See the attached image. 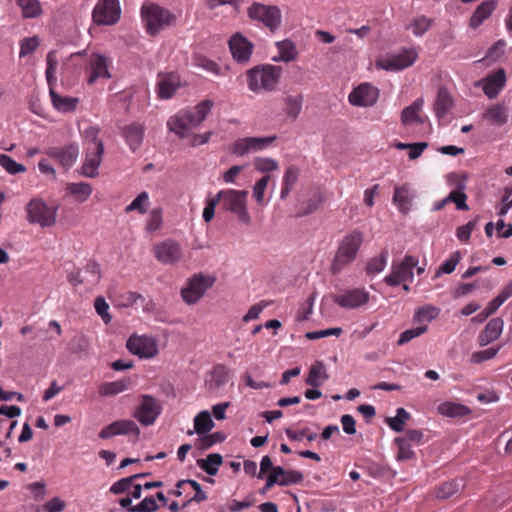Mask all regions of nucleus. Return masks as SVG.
Returning a JSON list of instances; mask_svg holds the SVG:
<instances>
[{
    "mask_svg": "<svg viewBox=\"0 0 512 512\" xmlns=\"http://www.w3.org/2000/svg\"><path fill=\"white\" fill-rule=\"evenodd\" d=\"M69 194L76 196L79 202H84L92 193V187L89 183H70L67 186Z\"/></svg>",
    "mask_w": 512,
    "mask_h": 512,
    "instance_id": "44",
    "label": "nucleus"
},
{
    "mask_svg": "<svg viewBox=\"0 0 512 512\" xmlns=\"http://www.w3.org/2000/svg\"><path fill=\"white\" fill-rule=\"evenodd\" d=\"M22 9L24 18H36L41 15V4L38 0H16Z\"/></svg>",
    "mask_w": 512,
    "mask_h": 512,
    "instance_id": "43",
    "label": "nucleus"
},
{
    "mask_svg": "<svg viewBox=\"0 0 512 512\" xmlns=\"http://www.w3.org/2000/svg\"><path fill=\"white\" fill-rule=\"evenodd\" d=\"M362 243L363 234L358 230H354L342 238L332 261L331 271L333 274H339L356 259Z\"/></svg>",
    "mask_w": 512,
    "mask_h": 512,
    "instance_id": "4",
    "label": "nucleus"
},
{
    "mask_svg": "<svg viewBox=\"0 0 512 512\" xmlns=\"http://www.w3.org/2000/svg\"><path fill=\"white\" fill-rule=\"evenodd\" d=\"M126 433H128V420H121L113 422L102 429L99 433V437L102 439H108L112 436Z\"/></svg>",
    "mask_w": 512,
    "mask_h": 512,
    "instance_id": "45",
    "label": "nucleus"
},
{
    "mask_svg": "<svg viewBox=\"0 0 512 512\" xmlns=\"http://www.w3.org/2000/svg\"><path fill=\"white\" fill-rule=\"evenodd\" d=\"M503 327L504 322L501 318L491 319L478 335L477 341L479 346L484 347L497 340L502 334Z\"/></svg>",
    "mask_w": 512,
    "mask_h": 512,
    "instance_id": "25",
    "label": "nucleus"
},
{
    "mask_svg": "<svg viewBox=\"0 0 512 512\" xmlns=\"http://www.w3.org/2000/svg\"><path fill=\"white\" fill-rule=\"evenodd\" d=\"M144 136V127L141 124H130V149L133 151L140 145Z\"/></svg>",
    "mask_w": 512,
    "mask_h": 512,
    "instance_id": "59",
    "label": "nucleus"
},
{
    "mask_svg": "<svg viewBox=\"0 0 512 512\" xmlns=\"http://www.w3.org/2000/svg\"><path fill=\"white\" fill-rule=\"evenodd\" d=\"M410 418V414L404 408H398L396 410L395 417L387 419L388 426L396 431L402 432L404 430L405 422Z\"/></svg>",
    "mask_w": 512,
    "mask_h": 512,
    "instance_id": "46",
    "label": "nucleus"
},
{
    "mask_svg": "<svg viewBox=\"0 0 512 512\" xmlns=\"http://www.w3.org/2000/svg\"><path fill=\"white\" fill-rule=\"evenodd\" d=\"M180 86L181 79L177 73L158 74L157 93L161 99H170Z\"/></svg>",
    "mask_w": 512,
    "mask_h": 512,
    "instance_id": "23",
    "label": "nucleus"
},
{
    "mask_svg": "<svg viewBox=\"0 0 512 512\" xmlns=\"http://www.w3.org/2000/svg\"><path fill=\"white\" fill-rule=\"evenodd\" d=\"M379 98V90L370 83H362L349 94V102L353 106H373Z\"/></svg>",
    "mask_w": 512,
    "mask_h": 512,
    "instance_id": "17",
    "label": "nucleus"
},
{
    "mask_svg": "<svg viewBox=\"0 0 512 512\" xmlns=\"http://www.w3.org/2000/svg\"><path fill=\"white\" fill-rule=\"evenodd\" d=\"M248 88L254 93L274 91L282 75V67L271 64L255 66L247 71Z\"/></svg>",
    "mask_w": 512,
    "mask_h": 512,
    "instance_id": "1",
    "label": "nucleus"
},
{
    "mask_svg": "<svg viewBox=\"0 0 512 512\" xmlns=\"http://www.w3.org/2000/svg\"><path fill=\"white\" fill-rule=\"evenodd\" d=\"M216 196L223 211L231 212L246 225L251 224V216L247 208V190L222 189Z\"/></svg>",
    "mask_w": 512,
    "mask_h": 512,
    "instance_id": "3",
    "label": "nucleus"
},
{
    "mask_svg": "<svg viewBox=\"0 0 512 512\" xmlns=\"http://www.w3.org/2000/svg\"><path fill=\"white\" fill-rule=\"evenodd\" d=\"M154 256L163 265H177L185 262L184 251L181 245L173 240L166 239L153 247Z\"/></svg>",
    "mask_w": 512,
    "mask_h": 512,
    "instance_id": "11",
    "label": "nucleus"
},
{
    "mask_svg": "<svg viewBox=\"0 0 512 512\" xmlns=\"http://www.w3.org/2000/svg\"><path fill=\"white\" fill-rule=\"evenodd\" d=\"M141 19L147 34L156 36L160 31L175 24L177 16L158 4L145 3L141 8Z\"/></svg>",
    "mask_w": 512,
    "mask_h": 512,
    "instance_id": "2",
    "label": "nucleus"
},
{
    "mask_svg": "<svg viewBox=\"0 0 512 512\" xmlns=\"http://www.w3.org/2000/svg\"><path fill=\"white\" fill-rule=\"evenodd\" d=\"M483 119L491 126L502 127L510 119V107L504 102L495 103L485 110Z\"/></svg>",
    "mask_w": 512,
    "mask_h": 512,
    "instance_id": "21",
    "label": "nucleus"
},
{
    "mask_svg": "<svg viewBox=\"0 0 512 512\" xmlns=\"http://www.w3.org/2000/svg\"><path fill=\"white\" fill-rule=\"evenodd\" d=\"M229 369L222 364L215 365L207 374L205 385L209 392L219 395L220 389L228 382Z\"/></svg>",
    "mask_w": 512,
    "mask_h": 512,
    "instance_id": "22",
    "label": "nucleus"
},
{
    "mask_svg": "<svg viewBox=\"0 0 512 512\" xmlns=\"http://www.w3.org/2000/svg\"><path fill=\"white\" fill-rule=\"evenodd\" d=\"M85 161L81 167V173L85 177L94 178L98 176V168L102 163L104 155V143L96 145H84Z\"/></svg>",
    "mask_w": 512,
    "mask_h": 512,
    "instance_id": "16",
    "label": "nucleus"
},
{
    "mask_svg": "<svg viewBox=\"0 0 512 512\" xmlns=\"http://www.w3.org/2000/svg\"><path fill=\"white\" fill-rule=\"evenodd\" d=\"M461 260V254L459 251L453 252L448 259H446L438 268V271L436 273V276H439L441 274H450L452 273L458 263Z\"/></svg>",
    "mask_w": 512,
    "mask_h": 512,
    "instance_id": "55",
    "label": "nucleus"
},
{
    "mask_svg": "<svg viewBox=\"0 0 512 512\" xmlns=\"http://www.w3.org/2000/svg\"><path fill=\"white\" fill-rule=\"evenodd\" d=\"M299 178V169L295 166H289L286 168L283 180H282V187L280 191V198L285 199L293 187L295 186L296 182Z\"/></svg>",
    "mask_w": 512,
    "mask_h": 512,
    "instance_id": "34",
    "label": "nucleus"
},
{
    "mask_svg": "<svg viewBox=\"0 0 512 512\" xmlns=\"http://www.w3.org/2000/svg\"><path fill=\"white\" fill-rule=\"evenodd\" d=\"M440 414L447 417H461L469 412V409L462 405L454 402H444L438 406Z\"/></svg>",
    "mask_w": 512,
    "mask_h": 512,
    "instance_id": "42",
    "label": "nucleus"
},
{
    "mask_svg": "<svg viewBox=\"0 0 512 512\" xmlns=\"http://www.w3.org/2000/svg\"><path fill=\"white\" fill-rule=\"evenodd\" d=\"M427 329H428L427 325H418L415 328H411V329H407V330L403 331L399 336L397 345L402 346V345L410 342L414 338H417V337L421 336L422 334H424L427 331Z\"/></svg>",
    "mask_w": 512,
    "mask_h": 512,
    "instance_id": "54",
    "label": "nucleus"
},
{
    "mask_svg": "<svg viewBox=\"0 0 512 512\" xmlns=\"http://www.w3.org/2000/svg\"><path fill=\"white\" fill-rule=\"evenodd\" d=\"M370 293L365 288H350L339 291L334 302L344 309H358L368 303Z\"/></svg>",
    "mask_w": 512,
    "mask_h": 512,
    "instance_id": "13",
    "label": "nucleus"
},
{
    "mask_svg": "<svg viewBox=\"0 0 512 512\" xmlns=\"http://www.w3.org/2000/svg\"><path fill=\"white\" fill-rule=\"evenodd\" d=\"M506 72L503 68H499L481 81L482 89L489 99L496 98L506 84Z\"/></svg>",
    "mask_w": 512,
    "mask_h": 512,
    "instance_id": "20",
    "label": "nucleus"
},
{
    "mask_svg": "<svg viewBox=\"0 0 512 512\" xmlns=\"http://www.w3.org/2000/svg\"><path fill=\"white\" fill-rule=\"evenodd\" d=\"M417 58V50L415 48H408L398 53L381 57L376 61V66L386 71H400L412 66Z\"/></svg>",
    "mask_w": 512,
    "mask_h": 512,
    "instance_id": "10",
    "label": "nucleus"
},
{
    "mask_svg": "<svg viewBox=\"0 0 512 512\" xmlns=\"http://www.w3.org/2000/svg\"><path fill=\"white\" fill-rule=\"evenodd\" d=\"M47 154L56 159L62 166L70 168L78 159L79 148L77 144L71 143L62 148L52 147Z\"/></svg>",
    "mask_w": 512,
    "mask_h": 512,
    "instance_id": "24",
    "label": "nucleus"
},
{
    "mask_svg": "<svg viewBox=\"0 0 512 512\" xmlns=\"http://www.w3.org/2000/svg\"><path fill=\"white\" fill-rule=\"evenodd\" d=\"M118 0H100L95 6L92 18L97 25H113L120 19Z\"/></svg>",
    "mask_w": 512,
    "mask_h": 512,
    "instance_id": "14",
    "label": "nucleus"
},
{
    "mask_svg": "<svg viewBox=\"0 0 512 512\" xmlns=\"http://www.w3.org/2000/svg\"><path fill=\"white\" fill-rule=\"evenodd\" d=\"M194 65L200 68H203L204 70L211 72L213 74L219 73V66L214 61L207 59L204 56L201 55H195L193 58Z\"/></svg>",
    "mask_w": 512,
    "mask_h": 512,
    "instance_id": "62",
    "label": "nucleus"
},
{
    "mask_svg": "<svg viewBox=\"0 0 512 512\" xmlns=\"http://www.w3.org/2000/svg\"><path fill=\"white\" fill-rule=\"evenodd\" d=\"M162 222V209L155 208L149 214L146 223V230L150 233L155 232L161 228Z\"/></svg>",
    "mask_w": 512,
    "mask_h": 512,
    "instance_id": "58",
    "label": "nucleus"
},
{
    "mask_svg": "<svg viewBox=\"0 0 512 512\" xmlns=\"http://www.w3.org/2000/svg\"><path fill=\"white\" fill-rule=\"evenodd\" d=\"M432 23L433 19L421 15L407 25L406 29L411 30L414 36L421 37L430 29Z\"/></svg>",
    "mask_w": 512,
    "mask_h": 512,
    "instance_id": "41",
    "label": "nucleus"
},
{
    "mask_svg": "<svg viewBox=\"0 0 512 512\" xmlns=\"http://www.w3.org/2000/svg\"><path fill=\"white\" fill-rule=\"evenodd\" d=\"M215 277L198 273L188 279L187 285L181 289L183 301L188 305L197 303L206 291L213 286Z\"/></svg>",
    "mask_w": 512,
    "mask_h": 512,
    "instance_id": "6",
    "label": "nucleus"
},
{
    "mask_svg": "<svg viewBox=\"0 0 512 512\" xmlns=\"http://www.w3.org/2000/svg\"><path fill=\"white\" fill-rule=\"evenodd\" d=\"M270 181V175H264L253 186V197L259 205H265L264 194Z\"/></svg>",
    "mask_w": 512,
    "mask_h": 512,
    "instance_id": "53",
    "label": "nucleus"
},
{
    "mask_svg": "<svg viewBox=\"0 0 512 512\" xmlns=\"http://www.w3.org/2000/svg\"><path fill=\"white\" fill-rule=\"evenodd\" d=\"M223 462V458L218 453L209 454L205 459H198L197 465L198 467L206 472L210 476H214L217 474L220 465Z\"/></svg>",
    "mask_w": 512,
    "mask_h": 512,
    "instance_id": "36",
    "label": "nucleus"
},
{
    "mask_svg": "<svg viewBox=\"0 0 512 512\" xmlns=\"http://www.w3.org/2000/svg\"><path fill=\"white\" fill-rule=\"evenodd\" d=\"M94 307L98 315L102 318L103 322L105 324H108L111 321L112 317L108 312L109 305L106 302L105 298H103L102 296H98L95 299Z\"/></svg>",
    "mask_w": 512,
    "mask_h": 512,
    "instance_id": "63",
    "label": "nucleus"
},
{
    "mask_svg": "<svg viewBox=\"0 0 512 512\" xmlns=\"http://www.w3.org/2000/svg\"><path fill=\"white\" fill-rule=\"evenodd\" d=\"M418 263L419 260L416 256L406 255L402 261L392 264L391 272L384 277V282L391 287H396L404 282H412L413 270Z\"/></svg>",
    "mask_w": 512,
    "mask_h": 512,
    "instance_id": "9",
    "label": "nucleus"
},
{
    "mask_svg": "<svg viewBox=\"0 0 512 512\" xmlns=\"http://www.w3.org/2000/svg\"><path fill=\"white\" fill-rule=\"evenodd\" d=\"M253 164L256 171L266 174L279 169L278 162L268 157H256Z\"/></svg>",
    "mask_w": 512,
    "mask_h": 512,
    "instance_id": "51",
    "label": "nucleus"
},
{
    "mask_svg": "<svg viewBox=\"0 0 512 512\" xmlns=\"http://www.w3.org/2000/svg\"><path fill=\"white\" fill-rule=\"evenodd\" d=\"M276 47L278 50V55L272 58V60L275 62L289 63L294 61L298 56L295 43L289 39L276 42Z\"/></svg>",
    "mask_w": 512,
    "mask_h": 512,
    "instance_id": "27",
    "label": "nucleus"
},
{
    "mask_svg": "<svg viewBox=\"0 0 512 512\" xmlns=\"http://www.w3.org/2000/svg\"><path fill=\"white\" fill-rule=\"evenodd\" d=\"M100 129L95 126H90L85 129L82 133L83 137V145H96L98 143H103L102 139L99 137Z\"/></svg>",
    "mask_w": 512,
    "mask_h": 512,
    "instance_id": "61",
    "label": "nucleus"
},
{
    "mask_svg": "<svg viewBox=\"0 0 512 512\" xmlns=\"http://www.w3.org/2000/svg\"><path fill=\"white\" fill-rule=\"evenodd\" d=\"M501 346L490 347L485 350L476 351L471 355V362L474 364H480L484 361L494 358L500 351Z\"/></svg>",
    "mask_w": 512,
    "mask_h": 512,
    "instance_id": "56",
    "label": "nucleus"
},
{
    "mask_svg": "<svg viewBox=\"0 0 512 512\" xmlns=\"http://www.w3.org/2000/svg\"><path fill=\"white\" fill-rule=\"evenodd\" d=\"M58 206H48L41 199H32L26 205L27 220L39 224L42 228L51 227L56 223Z\"/></svg>",
    "mask_w": 512,
    "mask_h": 512,
    "instance_id": "5",
    "label": "nucleus"
},
{
    "mask_svg": "<svg viewBox=\"0 0 512 512\" xmlns=\"http://www.w3.org/2000/svg\"><path fill=\"white\" fill-rule=\"evenodd\" d=\"M248 16L252 20L262 23L271 32L278 30L282 23L281 10L274 5L253 3L248 8Z\"/></svg>",
    "mask_w": 512,
    "mask_h": 512,
    "instance_id": "7",
    "label": "nucleus"
},
{
    "mask_svg": "<svg viewBox=\"0 0 512 512\" xmlns=\"http://www.w3.org/2000/svg\"><path fill=\"white\" fill-rule=\"evenodd\" d=\"M225 440V435H223L221 432H215L210 435H204L202 437H199L197 442L198 446L201 449H208L211 446H213L216 443L222 442Z\"/></svg>",
    "mask_w": 512,
    "mask_h": 512,
    "instance_id": "60",
    "label": "nucleus"
},
{
    "mask_svg": "<svg viewBox=\"0 0 512 512\" xmlns=\"http://www.w3.org/2000/svg\"><path fill=\"white\" fill-rule=\"evenodd\" d=\"M512 296V283L506 285L502 291L494 298L492 299L487 307L485 308V315L484 317H488L495 313L498 308L508 299Z\"/></svg>",
    "mask_w": 512,
    "mask_h": 512,
    "instance_id": "40",
    "label": "nucleus"
},
{
    "mask_svg": "<svg viewBox=\"0 0 512 512\" xmlns=\"http://www.w3.org/2000/svg\"><path fill=\"white\" fill-rule=\"evenodd\" d=\"M130 353L139 359H152L159 353L157 340L148 335L130 336Z\"/></svg>",
    "mask_w": 512,
    "mask_h": 512,
    "instance_id": "15",
    "label": "nucleus"
},
{
    "mask_svg": "<svg viewBox=\"0 0 512 512\" xmlns=\"http://www.w3.org/2000/svg\"><path fill=\"white\" fill-rule=\"evenodd\" d=\"M0 165L6 172L11 175L24 173L26 171V167L23 164L17 163L6 154H0Z\"/></svg>",
    "mask_w": 512,
    "mask_h": 512,
    "instance_id": "48",
    "label": "nucleus"
},
{
    "mask_svg": "<svg viewBox=\"0 0 512 512\" xmlns=\"http://www.w3.org/2000/svg\"><path fill=\"white\" fill-rule=\"evenodd\" d=\"M329 375L327 373L326 367L322 361H316L313 363L309 369V374L305 380L306 384L312 387L321 386L326 380H328Z\"/></svg>",
    "mask_w": 512,
    "mask_h": 512,
    "instance_id": "29",
    "label": "nucleus"
},
{
    "mask_svg": "<svg viewBox=\"0 0 512 512\" xmlns=\"http://www.w3.org/2000/svg\"><path fill=\"white\" fill-rule=\"evenodd\" d=\"M53 107L61 112L68 113L76 109L79 99L76 97L61 96L53 88L50 89Z\"/></svg>",
    "mask_w": 512,
    "mask_h": 512,
    "instance_id": "31",
    "label": "nucleus"
},
{
    "mask_svg": "<svg viewBox=\"0 0 512 512\" xmlns=\"http://www.w3.org/2000/svg\"><path fill=\"white\" fill-rule=\"evenodd\" d=\"M272 473L278 480L277 485L279 486L298 484L303 480V475L301 472L295 470H285L281 466H275Z\"/></svg>",
    "mask_w": 512,
    "mask_h": 512,
    "instance_id": "30",
    "label": "nucleus"
},
{
    "mask_svg": "<svg viewBox=\"0 0 512 512\" xmlns=\"http://www.w3.org/2000/svg\"><path fill=\"white\" fill-rule=\"evenodd\" d=\"M396 443L398 445V455L397 458L399 460H409L412 459L415 455L414 451L410 443H408L407 439L397 438Z\"/></svg>",
    "mask_w": 512,
    "mask_h": 512,
    "instance_id": "64",
    "label": "nucleus"
},
{
    "mask_svg": "<svg viewBox=\"0 0 512 512\" xmlns=\"http://www.w3.org/2000/svg\"><path fill=\"white\" fill-rule=\"evenodd\" d=\"M439 313V308L432 305H425L415 310L413 321L418 325H427V323L437 318Z\"/></svg>",
    "mask_w": 512,
    "mask_h": 512,
    "instance_id": "35",
    "label": "nucleus"
},
{
    "mask_svg": "<svg viewBox=\"0 0 512 512\" xmlns=\"http://www.w3.org/2000/svg\"><path fill=\"white\" fill-rule=\"evenodd\" d=\"M213 106L214 102L212 100L206 99L198 103L192 109L184 110L186 111L187 114L192 115V120H194V123H196L199 126L205 120Z\"/></svg>",
    "mask_w": 512,
    "mask_h": 512,
    "instance_id": "37",
    "label": "nucleus"
},
{
    "mask_svg": "<svg viewBox=\"0 0 512 512\" xmlns=\"http://www.w3.org/2000/svg\"><path fill=\"white\" fill-rule=\"evenodd\" d=\"M388 252L383 251L380 255L369 260L366 272L367 274L374 275L382 272L387 264Z\"/></svg>",
    "mask_w": 512,
    "mask_h": 512,
    "instance_id": "47",
    "label": "nucleus"
},
{
    "mask_svg": "<svg viewBox=\"0 0 512 512\" xmlns=\"http://www.w3.org/2000/svg\"><path fill=\"white\" fill-rule=\"evenodd\" d=\"M162 411L159 401L151 395H140L133 410V416L144 426L154 424Z\"/></svg>",
    "mask_w": 512,
    "mask_h": 512,
    "instance_id": "8",
    "label": "nucleus"
},
{
    "mask_svg": "<svg viewBox=\"0 0 512 512\" xmlns=\"http://www.w3.org/2000/svg\"><path fill=\"white\" fill-rule=\"evenodd\" d=\"M452 106L453 100L449 92L444 88L439 89L437 98L434 103V110L437 118L444 119Z\"/></svg>",
    "mask_w": 512,
    "mask_h": 512,
    "instance_id": "32",
    "label": "nucleus"
},
{
    "mask_svg": "<svg viewBox=\"0 0 512 512\" xmlns=\"http://www.w3.org/2000/svg\"><path fill=\"white\" fill-rule=\"evenodd\" d=\"M464 186H461L459 189L452 190L447 195V200L455 203L456 208L458 210L467 211L469 210V206L466 203L467 195L463 192Z\"/></svg>",
    "mask_w": 512,
    "mask_h": 512,
    "instance_id": "52",
    "label": "nucleus"
},
{
    "mask_svg": "<svg viewBox=\"0 0 512 512\" xmlns=\"http://www.w3.org/2000/svg\"><path fill=\"white\" fill-rule=\"evenodd\" d=\"M276 135L266 137H243L238 138L231 147V152L239 157L249 153H256L266 150L275 140Z\"/></svg>",
    "mask_w": 512,
    "mask_h": 512,
    "instance_id": "12",
    "label": "nucleus"
},
{
    "mask_svg": "<svg viewBox=\"0 0 512 512\" xmlns=\"http://www.w3.org/2000/svg\"><path fill=\"white\" fill-rule=\"evenodd\" d=\"M150 205V199L147 192H141L131 203L130 211H137L140 214L147 212Z\"/></svg>",
    "mask_w": 512,
    "mask_h": 512,
    "instance_id": "57",
    "label": "nucleus"
},
{
    "mask_svg": "<svg viewBox=\"0 0 512 512\" xmlns=\"http://www.w3.org/2000/svg\"><path fill=\"white\" fill-rule=\"evenodd\" d=\"M413 194L407 184L397 186L394 189L393 203L398 207L402 213H407L410 210Z\"/></svg>",
    "mask_w": 512,
    "mask_h": 512,
    "instance_id": "28",
    "label": "nucleus"
},
{
    "mask_svg": "<svg viewBox=\"0 0 512 512\" xmlns=\"http://www.w3.org/2000/svg\"><path fill=\"white\" fill-rule=\"evenodd\" d=\"M214 425L211 415L207 410L201 411L194 418V430L200 437L210 432Z\"/></svg>",
    "mask_w": 512,
    "mask_h": 512,
    "instance_id": "38",
    "label": "nucleus"
},
{
    "mask_svg": "<svg viewBox=\"0 0 512 512\" xmlns=\"http://www.w3.org/2000/svg\"><path fill=\"white\" fill-rule=\"evenodd\" d=\"M496 0L483 1L474 11L470 18V27L473 29L478 28L482 23L488 19L493 11L496 9Z\"/></svg>",
    "mask_w": 512,
    "mask_h": 512,
    "instance_id": "26",
    "label": "nucleus"
},
{
    "mask_svg": "<svg viewBox=\"0 0 512 512\" xmlns=\"http://www.w3.org/2000/svg\"><path fill=\"white\" fill-rule=\"evenodd\" d=\"M127 388L126 381L119 380L114 382L103 383L99 387V394L101 396H113Z\"/></svg>",
    "mask_w": 512,
    "mask_h": 512,
    "instance_id": "49",
    "label": "nucleus"
},
{
    "mask_svg": "<svg viewBox=\"0 0 512 512\" xmlns=\"http://www.w3.org/2000/svg\"><path fill=\"white\" fill-rule=\"evenodd\" d=\"M303 97L301 95L288 96L285 98V111L291 118H296L302 109Z\"/></svg>",
    "mask_w": 512,
    "mask_h": 512,
    "instance_id": "50",
    "label": "nucleus"
},
{
    "mask_svg": "<svg viewBox=\"0 0 512 512\" xmlns=\"http://www.w3.org/2000/svg\"><path fill=\"white\" fill-rule=\"evenodd\" d=\"M92 72L89 77L88 82L91 84L97 78H110V74L108 72L106 59L101 55H96L95 58L91 61Z\"/></svg>",
    "mask_w": 512,
    "mask_h": 512,
    "instance_id": "39",
    "label": "nucleus"
},
{
    "mask_svg": "<svg viewBox=\"0 0 512 512\" xmlns=\"http://www.w3.org/2000/svg\"><path fill=\"white\" fill-rule=\"evenodd\" d=\"M424 100L422 98L416 99L411 105L404 108L401 114V120L404 125H411L414 123H422L419 118V113L423 107Z\"/></svg>",
    "mask_w": 512,
    "mask_h": 512,
    "instance_id": "33",
    "label": "nucleus"
},
{
    "mask_svg": "<svg viewBox=\"0 0 512 512\" xmlns=\"http://www.w3.org/2000/svg\"><path fill=\"white\" fill-rule=\"evenodd\" d=\"M191 117L192 115L187 114L184 109L180 110L167 121L169 131L175 133L179 138L190 137L192 131L198 127Z\"/></svg>",
    "mask_w": 512,
    "mask_h": 512,
    "instance_id": "18",
    "label": "nucleus"
},
{
    "mask_svg": "<svg viewBox=\"0 0 512 512\" xmlns=\"http://www.w3.org/2000/svg\"><path fill=\"white\" fill-rule=\"evenodd\" d=\"M229 48L235 61L247 63L251 58L254 45L243 35L237 33L230 38Z\"/></svg>",
    "mask_w": 512,
    "mask_h": 512,
    "instance_id": "19",
    "label": "nucleus"
}]
</instances>
